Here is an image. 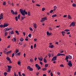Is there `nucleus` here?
Listing matches in <instances>:
<instances>
[{"label":"nucleus","mask_w":76,"mask_h":76,"mask_svg":"<svg viewBox=\"0 0 76 76\" xmlns=\"http://www.w3.org/2000/svg\"><path fill=\"white\" fill-rule=\"evenodd\" d=\"M7 66L8 67V70L7 71V72H10V71L11 70V69H12V66L7 65Z\"/></svg>","instance_id":"1"},{"label":"nucleus","mask_w":76,"mask_h":76,"mask_svg":"<svg viewBox=\"0 0 76 76\" xmlns=\"http://www.w3.org/2000/svg\"><path fill=\"white\" fill-rule=\"evenodd\" d=\"M47 17H45L43 18H42L41 19L42 20H40V22H44V21H45V20H47Z\"/></svg>","instance_id":"2"},{"label":"nucleus","mask_w":76,"mask_h":76,"mask_svg":"<svg viewBox=\"0 0 76 76\" xmlns=\"http://www.w3.org/2000/svg\"><path fill=\"white\" fill-rule=\"evenodd\" d=\"M68 65L69 66V67H72V61H69Z\"/></svg>","instance_id":"3"},{"label":"nucleus","mask_w":76,"mask_h":76,"mask_svg":"<svg viewBox=\"0 0 76 76\" xmlns=\"http://www.w3.org/2000/svg\"><path fill=\"white\" fill-rule=\"evenodd\" d=\"M57 56H55L54 57H53V58L52 59L51 61H54L55 60H57Z\"/></svg>","instance_id":"4"},{"label":"nucleus","mask_w":76,"mask_h":76,"mask_svg":"<svg viewBox=\"0 0 76 76\" xmlns=\"http://www.w3.org/2000/svg\"><path fill=\"white\" fill-rule=\"evenodd\" d=\"M9 25V24L4 23L3 25V28H5V27L8 26Z\"/></svg>","instance_id":"5"},{"label":"nucleus","mask_w":76,"mask_h":76,"mask_svg":"<svg viewBox=\"0 0 76 76\" xmlns=\"http://www.w3.org/2000/svg\"><path fill=\"white\" fill-rule=\"evenodd\" d=\"M19 11L20 12L21 14H22V15H24V13H23V10L20 9Z\"/></svg>","instance_id":"6"},{"label":"nucleus","mask_w":76,"mask_h":76,"mask_svg":"<svg viewBox=\"0 0 76 76\" xmlns=\"http://www.w3.org/2000/svg\"><path fill=\"white\" fill-rule=\"evenodd\" d=\"M47 35H48V36H50L51 35V33H49V31L47 32Z\"/></svg>","instance_id":"7"},{"label":"nucleus","mask_w":76,"mask_h":76,"mask_svg":"<svg viewBox=\"0 0 76 76\" xmlns=\"http://www.w3.org/2000/svg\"><path fill=\"white\" fill-rule=\"evenodd\" d=\"M67 57L68 58L70 59V60H71V59L72 58V57H71V56H70V55H69L68 56H67Z\"/></svg>","instance_id":"8"},{"label":"nucleus","mask_w":76,"mask_h":76,"mask_svg":"<svg viewBox=\"0 0 76 76\" xmlns=\"http://www.w3.org/2000/svg\"><path fill=\"white\" fill-rule=\"evenodd\" d=\"M40 58H38V59H39V60H40V61H42V59H43V58H42V56H41Z\"/></svg>","instance_id":"9"},{"label":"nucleus","mask_w":76,"mask_h":76,"mask_svg":"<svg viewBox=\"0 0 76 76\" xmlns=\"http://www.w3.org/2000/svg\"><path fill=\"white\" fill-rule=\"evenodd\" d=\"M67 56H66V58H65V59H64V60H66L67 62H68L69 61V60H68V58H67Z\"/></svg>","instance_id":"10"},{"label":"nucleus","mask_w":76,"mask_h":76,"mask_svg":"<svg viewBox=\"0 0 76 76\" xmlns=\"http://www.w3.org/2000/svg\"><path fill=\"white\" fill-rule=\"evenodd\" d=\"M67 56H66V58H65V59H64V60H66L67 62H68L69 61V60H68V58H67Z\"/></svg>","instance_id":"11"},{"label":"nucleus","mask_w":76,"mask_h":76,"mask_svg":"<svg viewBox=\"0 0 76 76\" xmlns=\"http://www.w3.org/2000/svg\"><path fill=\"white\" fill-rule=\"evenodd\" d=\"M33 24L34 28H37V24H34V23H33Z\"/></svg>","instance_id":"12"},{"label":"nucleus","mask_w":76,"mask_h":76,"mask_svg":"<svg viewBox=\"0 0 76 76\" xmlns=\"http://www.w3.org/2000/svg\"><path fill=\"white\" fill-rule=\"evenodd\" d=\"M20 41L23 42V38L21 37L20 39Z\"/></svg>","instance_id":"13"},{"label":"nucleus","mask_w":76,"mask_h":76,"mask_svg":"<svg viewBox=\"0 0 76 76\" xmlns=\"http://www.w3.org/2000/svg\"><path fill=\"white\" fill-rule=\"evenodd\" d=\"M23 13H24V15H23V16H25V12H26V10H24L23 11Z\"/></svg>","instance_id":"14"},{"label":"nucleus","mask_w":76,"mask_h":76,"mask_svg":"<svg viewBox=\"0 0 76 76\" xmlns=\"http://www.w3.org/2000/svg\"><path fill=\"white\" fill-rule=\"evenodd\" d=\"M11 12L12 14H13V15L15 14V12L12 10H11Z\"/></svg>","instance_id":"15"},{"label":"nucleus","mask_w":76,"mask_h":76,"mask_svg":"<svg viewBox=\"0 0 76 76\" xmlns=\"http://www.w3.org/2000/svg\"><path fill=\"white\" fill-rule=\"evenodd\" d=\"M11 52H12V50L9 51L7 53V54L8 55V54H9V53H11Z\"/></svg>","instance_id":"16"},{"label":"nucleus","mask_w":76,"mask_h":76,"mask_svg":"<svg viewBox=\"0 0 76 76\" xmlns=\"http://www.w3.org/2000/svg\"><path fill=\"white\" fill-rule=\"evenodd\" d=\"M57 7L55 6L54 7V10H56L57 9Z\"/></svg>","instance_id":"17"},{"label":"nucleus","mask_w":76,"mask_h":76,"mask_svg":"<svg viewBox=\"0 0 76 76\" xmlns=\"http://www.w3.org/2000/svg\"><path fill=\"white\" fill-rule=\"evenodd\" d=\"M43 61L45 63H47V60H46V59L45 58L43 59Z\"/></svg>","instance_id":"18"},{"label":"nucleus","mask_w":76,"mask_h":76,"mask_svg":"<svg viewBox=\"0 0 76 76\" xmlns=\"http://www.w3.org/2000/svg\"><path fill=\"white\" fill-rule=\"evenodd\" d=\"M68 18L69 19H72V17H71L70 15H68Z\"/></svg>","instance_id":"19"},{"label":"nucleus","mask_w":76,"mask_h":76,"mask_svg":"<svg viewBox=\"0 0 76 76\" xmlns=\"http://www.w3.org/2000/svg\"><path fill=\"white\" fill-rule=\"evenodd\" d=\"M48 64H45V67H48Z\"/></svg>","instance_id":"20"},{"label":"nucleus","mask_w":76,"mask_h":76,"mask_svg":"<svg viewBox=\"0 0 76 76\" xmlns=\"http://www.w3.org/2000/svg\"><path fill=\"white\" fill-rule=\"evenodd\" d=\"M49 47H50L51 48H53L54 47V45H51L50 46H49Z\"/></svg>","instance_id":"21"},{"label":"nucleus","mask_w":76,"mask_h":76,"mask_svg":"<svg viewBox=\"0 0 76 76\" xmlns=\"http://www.w3.org/2000/svg\"><path fill=\"white\" fill-rule=\"evenodd\" d=\"M72 6L73 7H76V4H75L74 3L72 4Z\"/></svg>","instance_id":"22"},{"label":"nucleus","mask_w":76,"mask_h":76,"mask_svg":"<svg viewBox=\"0 0 76 76\" xmlns=\"http://www.w3.org/2000/svg\"><path fill=\"white\" fill-rule=\"evenodd\" d=\"M6 51H7V49H5L4 52V53L5 54H7V52H6Z\"/></svg>","instance_id":"23"},{"label":"nucleus","mask_w":76,"mask_h":76,"mask_svg":"<svg viewBox=\"0 0 76 76\" xmlns=\"http://www.w3.org/2000/svg\"><path fill=\"white\" fill-rule=\"evenodd\" d=\"M15 32H16V34H17V35H19V32H18V31H15Z\"/></svg>","instance_id":"24"},{"label":"nucleus","mask_w":76,"mask_h":76,"mask_svg":"<svg viewBox=\"0 0 76 76\" xmlns=\"http://www.w3.org/2000/svg\"><path fill=\"white\" fill-rule=\"evenodd\" d=\"M73 23V26H75V24H76V22H74Z\"/></svg>","instance_id":"25"},{"label":"nucleus","mask_w":76,"mask_h":76,"mask_svg":"<svg viewBox=\"0 0 76 76\" xmlns=\"http://www.w3.org/2000/svg\"><path fill=\"white\" fill-rule=\"evenodd\" d=\"M26 18V17H21V20H23V19H24V18Z\"/></svg>","instance_id":"26"},{"label":"nucleus","mask_w":76,"mask_h":76,"mask_svg":"<svg viewBox=\"0 0 76 76\" xmlns=\"http://www.w3.org/2000/svg\"><path fill=\"white\" fill-rule=\"evenodd\" d=\"M31 36H32V34H30L28 35V37H29V38H31Z\"/></svg>","instance_id":"27"},{"label":"nucleus","mask_w":76,"mask_h":76,"mask_svg":"<svg viewBox=\"0 0 76 76\" xmlns=\"http://www.w3.org/2000/svg\"><path fill=\"white\" fill-rule=\"evenodd\" d=\"M35 66L36 67H37V68H38V64H35Z\"/></svg>","instance_id":"28"},{"label":"nucleus","mask_w":76,"mask_h":76,"mask_svg":"<svg viewBox=\"0 0 76 76\" xmlns=\"http://www.w3.org/2000/svg\"><path fill=\"white\" fill-rule=\"evenodd\" d=\"M39 69H41V67L39 65H38L37 70H39Z\"/></svg>","instance_id":"29"},{"label":"nucleus","mask_w":76,"mask_h":76,"mask_svg":"<svg viewBox=\"0 0 76 76\" xmlns=\"http://www.w3.org/2000/svg\"><path fill=\"white\" fill-rule=\"evenodd\" d=\"M18 19H20V14L18 15Z\"/></svg>","instance_id":"30"},{"label":"nucleus","mask_w":76,"mask_h":76,"mask_svg":"<svg viewBox=\"0 0 76 76\" xmlns=\"http://www.w3.org/2000/svg\"><path fill=\"white\" fill-rule=\"evenodd\" d=\"M19 50L18 49H16V51H15V53H18V52H19Z\"/></svg>","instance_id":"31"},{"label":"nucleus","mask_w":76,"mask_h":76,"mask_svg":"<svg viewBox=\"0 0 76 76\" xmlns=\"http://www.w3.org/2000/svg\"><path fill=\"white\" fill-rule=\"evenodd\" d=\"M4 76H6V75H7V73L6 72H5L4 73Z\"/></svg>","instance_id":"32"},{"label":"nucleus","mask_w":76,"mask_h":76,"mask_svg":"<svg viewBox=\"0 0 76 76\" xmlns=\"http://www.w3.org/2000/svg\"><path fill=\"white\" fill-rule=\"evenodd\" d=\"M0 17L2 19H3V15H0Z\"/></svg>","instance_id":"33"},{"label":"nucleus","mask_w":76,"mask_h":76,"mask_svg":"<svg viewBox=\"0 0 76 76\" xmlns=\"http://www.w3.org/2000/svg\"><path fill=\"white\" fill-rule=\"evenodd\" d=\"M4 35L5 36H7V32H5L4 33Z\"/></svg>","instance_id":"34"},{"label":"nucleus","mask_w":76,"mask_h":76,"mask_svg":"<svg viewBox=\"0 0 76 76\" xmlns=\"http://www.w3.org/2000/svg\"><path fill=\"white\" fill-rule=\"evenodd\" d=\"M56 16H57V15H53L52 16V18H54V17H56Z\"/></svg>","instance_id":"35"},{"label":"nucleus","mask_w":76,"mask_h":76,"mask_svg":"<svg viewBox=\"0 0 76 76\" xmlns=\"http://www.w3.org/2000/svg\"><path fill=\"white\" fill-rule=\"evenodd\" d=\"M15 18L16 21H18V17H16Z\"/></svg>","instance_id":"36"},{"label":"nucleus","mask_w":76,"mask_h":76,"mask_svg":"<svg viewBox=\"0 0 76 76\" xmlns=\"http://www.w3.org/2000/svg\"><path fill=\"white\" fill-rule=\"evenodd\" d=\"M73 22H72L70 24V26H73Z\"/></svg>","instance_id":"37"},{"label":"nucleus","mask_w":76,"mask_h":76,"mask_svg":"<svg viewBox=\"0 0 76 76\" xmlns=\"http://www.w3.org/2000/svg\"><path fill=\"white\" fill-rule=\"evenodd\" d=\"M6 2H4L3 3V4L4 5V6H5L6 4Z\"/></svg>","instance_id":"38"},{"label":"nucleus","mask_w":76,"mask_h":76,"mask_svg":"<svg viewBox=\"0 0 76 76\" xmlns=\"http://www.w3.org/2000/svg\"><path fill=\"white\" fill-rule=\"evenodd\" d=\"M46 70H47V69L46 68H43L42 69V70H43L44 71H45Z\"/></svg>","instance_id":"39"},{"label":"nucleus","mask_w":76,"mask_h":76,"mask_svg":"<svg viewBox=\"0 0 76 76\" xmlns=\"http://www.w3.org/2000/svg\"><path fill=\"white\" fill-rule=\"evenodd\" d=\"M29 70H30V71H33V69H32V68H31L29 69Z\"/></svg>","instance_id":"40"},{"label":"nucleus","mask_w":76,"mask_h":76,"mask_svg":"<svg viewBox=\"0 0 76 76\" xmlns=\"http://www.w3.org/2000/svg\"><path fill=\"white\" fill-rule=\"evenodd\" d=\"M13 40H14L15 42H16V38L14 37L13 39Z\"/></svg>","instance_id":"41"},{"label":"nucleus","mask_w":76,"mask_h":76,"mask_svg":"<svg viewBox=\"0 0 76 76\" xmlns=\"http://www.w3.org/2000/svg\"><path fill=\"white\" fill-rule=\"evenodd\" d=\"M6 59H7V60H8V61H9L10 59V58H9V57H7Z\"/></svg>","instance_id":"42"},{"label":"nucleus","mask_w":76,"mask_h":76,"mask_svg":"<svg viewBox=\"0 0 76 76\" xmlns=\"http://www.w3.org/2000/svg\"><path fill=\"white\" fill-rule=\"evenodd\" d=\"M64 31H66V32H68V31H70V30L66 29Z\"/></svg>","instance_id":"43"},{"label":"nucleus","mask_w":76,"mask_h":76,"mask_svg":"<svg viewBox=\"0 0 76 76\" xmlns=\"http://www.w3.org/2000/svg\"><path fill=\"white\" fill-rule=\"evenodd\" d=\"M28 16H30V15H31V13H30V12H28Z\"/></svg>","instance_id":"44"},{"label":"nucleus","mask_w":76,"mask_h":76,"mask_svg":"<svg viewBox=\"0 0 76 76\" xmlns=\"http://www.w3.org/2000/svg\"><path fill=\"white\" fill-rule=\"evenodd\" d=\"M3 25H0V28H3Z\"/></svg>","instance_id":"45"},{"label":"nucleus","mask_w":76,"mask_h":76,"mask_svg":"<svg viewBox=\"0 0 76 76\" xmlns=\"http://www.w3.org/2000/svg\"><path fill=\"white\" fill-rule=\"evenodd\" d=\"M18 75L20 76H22V75L20 74V72H18Z\"/></svg>","instance_id":"46"},{"label":"nucleus","mask_w":76,"mask_h":76,"mask_svg":"<svg viewBox=\"0 0 76 76\" xmlns=\"http://www.w3.org/2000/svg\"><path fill=\"white\" fill-rule=\"evenodd\" d=\"M45 10V8H42V11H43L44 10Z\"/></svg>","instance_id":"47"},{"label":"nucleus","mask_w":76,"mask_h":76,"mask_svg":"<svg viewBox=\"0 0 76 76\" xmlns=\"http://www.w3.org/2000/svg\"><path fill=\"white\" fill-rule=\"evenodd\" d=\"M14 33L13 32V31H12L11 32V34H14Z\"/></svg>","instance_id":"48"},{"label":"nucleus","mask_w":76,"mask_h":76,"mask_svg":"<svg viewBox=\"0 0 76 76\" xmlns=\"http://www.w3.org/2000/svg\"><path fill=\"white\" fill-rule=\"evenodd\" d=\"M20 63H21L20 61H18V65H19V64H20Z\"/></svg>","instance_id":"49"},{"label":"nucleus","mask_w":76,"mask_h":76,"mask_svg":"<svg viewBox=\"0 0 76 76\" xmlns=\"http://www.w3.org/2000/svg\"><path fill=\"white\" fill-rule=\"evenodd\" d=\"M14 15H18V12H15Z\"/></svg>","instance_id":"50"},{"label":"nucleus","mask_w":76,"mask_h":76,"mask_svg":"<svg viewBox=\"0 0 76 76\" xmlns=\"http://www.w3.org/2000/svg\"><path fill=\"white\" fill-rule=\"evenodd\" d=\"M31 68V66H27V69H30Z\"/></svg>","instance_id":"51"},{"label":"nucleus","mask_w":76,"mask_h":76,"mask_svg":"<svg viewBox=\"0 0 76 76\" xmlns=\"http://www.w3.org/2000/svg\"><path fill=\"white\" fill-rule=\"evenodd\" d=\"M14 56H15V53H13L12 54V57H14Z\"/></svg>","instance_id":"52"},{"label":"nucleus","mask_w":76,"mask_h":76,"mask_svg":"<svg viewBox=\"0 0 76 76\" xmlns=\"http://www.w3.org/2000/svg\"><path fill=\"white\" fill-rule=\"evenodd\" d=\"M36 47H37L36 44H34V48H36Z\"/></svg>","instance_id":"53"},{"label":"nucleus","mask_w":76,"mask_h":76,"mask_svg":"<svg viewBox=\"0 0 76 76\" xmlns=\"http://www.w3.org/2000/svg\"><path fill=\"white\" fill-rule=\"evenodd\" d=\"M60 67H64V65H63V64H61L60 65Z\"/></svg>","instance_id":"54"},{"label":"nucleus","mask_w":76,"mask_h":76,"mask_svg":"<svg viewBox=\"0 0 76 76\" xmlns=\"http://www.w3.org/2000/svg\"><path fill=\"white\" fill-rule=\"evenodd\" d=\"M12 28L11 27H10V28H8V31H10V30H12Z\"/></svg>","instance_id":"55"},{"label":"nucleus","mask_w":76,"mask_h":76,"mask_svg":"<svg viewBox=\"0 0 76 76\" xmlns=\"http://www.w3.org/2000/svg\"><path fill=\"white\" fill-rule=\"evenodd\" d=\"M19 45H22V43H20V42H19Z\"/></svg>","instance_id":"56"},{"label":"nucleus","mask_w":76,"mask_h":76,"mask_svg":"<svg viewBox=\"0 0 76 76\" xmlns=\"http://www.w3.org/2000/svg\"><path fill=\"white\" fill-rule=\"evenodd\" d=\"M18 56H20V52H19L17 53Z\"/></svg>","instance_id":"57"},{"label":"nucleus","mask_w":76,"mask_h":76,"mask_svg":"<svg viewBox=\"0 0 76 76\" xmlns=\"http://www.w3.org/2000/svg\"><path fill=\"white\" fill-rule=\"evenodd\" d=\"M30 30L31 31H33V29H32V28H30Z\"/></svg>","instance_id":"58"},{"label":"nucleus","mask_w":76,"mask_h":76,"mask_svg":"<svg viewBox=\"0 0 76 76\" xmlns=\"http://www.w3.org/2000/svg\"><path fill=\"white\" fill-rule=\"evenodd\" d=\"M60 56V53H58V54L57 55V56Z\"/></svg>","instance_id":"59"},{"label":"nucleus","mask_w":76,"mask_h":76,"mask_svg":"<svg viewBox=\"0 0 76 76\" xmlns=\"http://www.w3.org/2000/svg\"><path fill=\"white\" fill-rule=\"evenodd\" d=\"M8 61L10 62L9 63H12V61H11V60H10V59Z\"/></svg>","instance_id":"60"},{"label":"nucleus","mask_w":76,"mask_h":76,"mask_svg":"<svg viewBox=\"0 0 76 76\" xmlns=\"http://www.w3.org/2000/svg\"><path fill=\"white\" fill-rule=\"evenodd\" d=\"M49 30H51V31H52V28L51 27H50L49 28Z\"/></svg>","instance_id":"61"},{"label":"nucleus","mask_w":76,"mask_h":76,"mask_svg":"<svg viewBox=\"0 0 76 76\" xmlns=\"http://www.w3.org/2000/svg\"><path fill=\"white\" fill-rule=\"evenodd\" d=\"M48 56H49V57L50 58V57H51V54H50V53L48 54Z\"/></svg>","instance_id":"62"},{"label":"nucleus","mask_w":76,"mask_h":76,"mask_svg":"<svg viewBox=\"0 0 76 76\" xmlns=\"http://www.w3.org/2000/svg\"><path fill=\"white\" fill-rule=\"evenodd\" d=\"M40 63L41 65H42L43 64L42 63V62L41 61H40Z\"/></svg>","instance_id":"63"},{"label":"nucleus","mask_w":76,"mask_h":76,"mask_svg":"<svg viewBox=\"0 0 76 76\" xmlns=\"http://www.w3.org/2000/svg\"><path fill=\"white\" fill-rule=\"evenodd\" d=\"M53 10H51L50 11V13H53Z\"/></svg>","instance_id":"64"}]
</instances>
